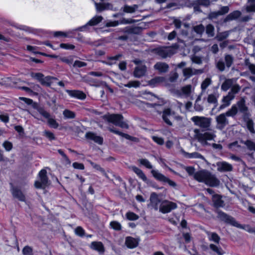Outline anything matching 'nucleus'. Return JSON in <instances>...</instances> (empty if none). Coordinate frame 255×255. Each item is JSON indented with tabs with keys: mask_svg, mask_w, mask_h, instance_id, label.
Listing matches in <instances>:
<instances>
[{
	"mask_svg": "<svg viewBox=\"0 0 255 255\" xmlns=\"http://www.w3.org/2000/svg\"><path fill=\"white\" fill-rule=\"evenodd\" d=\"M194 178L199 182L204 183L210 186H217L220 181L215 175L206 170L198 171L194 174Z\"/></svg>",
	"mask_w": 255,
	"mask_h": 255,
	"instance_id": "obj_1",
	"label": "nucleus"
},
{
	"mask_svg": "<svg viewBox=\"0 0 255 255\" xmlns=\"http://www.w3.org/2000/svg\"><path fill=\"white\" fill-rule=\"evenodd\" d=\"M105 120L116 126L122 128H128V126L126 122L124 121V118L120 114L106 115L104 116Z\"/></svg>",
	"mask_w": 255,
	"mask_h": 255,
	"instance_id": "obj_2",
	"label": "nucleus"
},
{
	"mask_svg": "<svg viewBox=\"0 0 255 255\" xmlns=\"http://www.w3.org/2000/svg\"><path fill=\"white\" fill-rule=\"evenodd\" d=\"M178 46L176 45L171 47H161L156 49V53L162 58L170 57L176 52Z\"/></svg>",
	"mask_w": 255,
	"mask_h": 255,
	"instance_id": "obj_3",
	"label": "nucleus"
},
{
	"mask_svg": "<svg viewBox=\"0 0 255 255\" xmlns=\"http://www.w3.org/2000/svg\"><path fill=\"white\" fill-rule=\"evenodd\" d=\"M191 120L196 126L205 129H208L211 125V119L208 118L194 116Z\"/></svg>",
	"mask_w": 255,
	"mask_h": 255,
	"instance_id": "obj_4",
	"label": "nucleus"
},
{
	"mask_svg": "<svg viewBox=\"0 0 255 255\" xmlns=\"http://www.w3.org/2000/svg\"><path fill=\"white\" fill-rule=\"evenodd\" d=\"M217 213V217L221 221L230 224L232 226L237 228H242V225L240 224L238 222H237L233 217L227 215L221 211H218Z\"/></svg>",
	"mask_w": 255,
	"mask_h": 255,
	"instance_id": "obj_5",
	"label": "nucleus"
},
{
	"mask_svg": "<svg viewBox=\"0 0 255 255\" xmlns=\"http://www.w3.org/2000/svg\"><path fill=\"white\" fill-rule=\"evenodd\" d=\"M48 184L46 171L41 170L39 173V177L35 182L34 185L37 188H45Z\"/></svg>",
	"mask_w": 255,
	"mask_h": 255,
	"instance_id": "obj_6",
	"label": "nucleus"
},
{
	"mask_svg": "<svg viewBox=\"0 0 255 255\" xmlns=\"http://www.w3.org/2000/svg\"><path fill=\"white\" fill-rule=\"evenodd\" d=\"M103 20V17L101 16H95L93 17L85 25L76 28V30L80 31H88L90 30V26L97 25Z\"/></svg>",
	"mask_w": 255,
	"mask_h": 255,
	"instance_id": "obj_7",
	"label": "nucleus"
},
{
	"mask_svg": "<svg viewBox=\"0 0 255 255\" xmlns=\"http://www.w3.org/2000/svg\"><path fill=\"white\" fill-rule=\"evenodd\" d=\"M133 62L137 65L133 72V76L135 78H140L144 76L146 71V67L145 65L143 64L142 62L138 59L134 60Z\"/></svg>",
	"mask_w": 255,
	"mask_h": 255,
	"instance_id": "obj_8",
	"label": "nucleus"
},
{
	"mask_svg": "<svg viewBox=\"0 0 255 255\" xmlns=\"http://www.w3.org/2000/svg\"><path fill=\"white\" fill-rule=\"evenodd\" d=\"M177 208L176 203L167 200L163 201L160 204L159 211L163 214L170 212L171 210Z\"/></svg>",
	"mask_w": 255,
	"mask_h": 255,
	"instance_id": "obj_9",
	"label": "nucleus"
},
{
	"mask_svg": "<svg viewBox=\"0 0 255 255\" xmlns=\"http://www.w3.org/2000/svg\"><path fill=\"white\" fill-rule=\"evenodd\" d=\"M151 173L156 179L161 182L168 183L171 186L175 187L176 186V183L174 181L165 177L158 170H152Z\"/></svg>",
	"mask_w": 255,
	"mask_h": 255,
	"instance_id": "obj_10",
	"label": "nucleus"
},
{
	"mask_svg": "<svg viewBox=\"0 0 255 255\" xmlns=\"http://www.w3.org/2000/svg\"><path fill=\"white\" fill-rule=\"evenodd\" d=\"M227 116L225 114H221L216 117L217 123L216 128L222 130L229 124L228 120L226 118Z\"/></svg>",
	"mask_w": 255,
	"mask_h": 255,
	"instance_id": "obj_11",
	"label": "nucleus"
},
{
	"mask_svg": "<svg viewBox=\"0 0 255 255\" xmlns=\"http://www.w3.org/2000/svg\"><path fill=\"white\" fill-rule=\"evenodd\" d=\"M216 137L215 132H205L198 135V140L204 144H207V140H212Z\"/></svg>",
	"mask_w": 255,
	"mask_h": 255,
	"instance_id": "obj_12",
	"label": "nucleus"
},
{
	"mask_svg": "<svg viewBox=\"0 0 255 255\" xmlns=\"http://www.w3.org/2000/svg\"><path fill=\"white\" fill-rule=\"evenodd\" d=\"M162 202L157 194L155 193H152L150 197V204L149 206L157 211L159 209Z\"/></svg>",
	"mask_w": 255,
	"mask_h": 255,
	"instance_id": "obj_13",
	"label": "nucleus"
},
{
	"mask_svg": "<svg viewBox=\"0 0 255 255\" xmlns=\"http://www.w3.org/2000/svg\"><path fill=\"white\" fill-rule=\"evenodd\" d=\"M192 92V86L188 85L181 88L180 90H176V94L179 97H189Z\"/></svg>",
	"mask_w": 255,
	"mask_h": 255,
	"instance_id": "obj_14",
	"label": "nucleus"
},
{
	"mask_svg": "<svg viewBox=\"0 0 255 255\" xmlns=\"http://www.w3.org/2000/svg\"><path fill=\"white\" fill-rule=\"evenodd\" d=\"M216 166L218 171L220 172H228L233 170L232 165L226 161L218 162Z\"/></svg>",
	"mask_w": 255,
	"mask_h": 255,
	"instance_id": "obj_15",
	"label": "nucleus"
},
{
	"mask_svg": "<svg viewBox=\"0 0 255 255\" xmlns=\"http://www.w3.org/2000/svg\"><path fill=\"white\" fill-rule=\"evenodd\" d=\"M174 117V112L171 111L170 109L164 110L162 113V119L165 123L169 126L172 125L170 120Z\"/></svg>",
	"mask_w": 255,
	"mask_h": 255,
	"instance_id": "obj_16",
	"label": "nucleus"
},
{
	"mask_svg": "<svg viewBox=\"0 0 255 255\" xmlns=\"http://www.w3.org/2000/svg\"><path fill=\"white\" fill-rule=\"evenodd\" d=\"M66 93L71 97L80 100H84L86 98V95L82 91L79 90H66Z\"/></svg>",
	"mask_w": 255,
	"mask_h": 255,
	"instance_id": "obj_17",
	"label": "nucleus"
},
{
	"mask_svg": "<svg viewBox=\"0 0 255 255\" xmlns=\"http://www.w3.org/2000/svg\"><path fill=\"white\" fill-rule=\"evenodd\" d=\"M229 11V7L228 6H222L219 11L211 12L209 15V18L210 19L215 18L219 15L228 13Z\"/></svg>",
	"mask_w": 255,
	"mask_h": 255,
	"instance_id": "obj_18",
	"label": "nucleus"
},
{
	"mask_svg": "<svg viewBox=\"0 0 255 255\" xmlns=\"http://www.w3.org/2000/svg\"><path fill=\"white\" fill-rule=\"evenodd\" d=\"M235 98V96H232V94L228 93V94L224 96L222 100V102L223 104L220 106V109H223L226 107H228L231 103V101Z\"/></svg>",
	"mask_w": 255,
	"mask_h": 255,
	"instance_id": "obj_19",
	"label": "nucleus"
},
{
	"mask_svg": "<svg viewBox=\"0 0 255 255\" xmlns=\"http://www.w3.org/2000/svg\"><path fill=\"white\" fill-rule=\"evenodd\" d=\"M85 136L87 139L93 140L99 144H102L103 143V138L93 132H88L86 133Z\"/></svg>",
	"mask_w": 255,
	"mask_h": 255,
	"instance_id": "obj_20",
	"label": "nucleus"
},
{
	"mask_svg": "<svg viewBox=\"0 0 255 255\" xmlns=\"http://www.w3.org/2000/svg\"><path fill=\"white\" fill-rule=\"evenodd\" d=\"M154 68L160 73H165L168 71L169 66L164 62H159L154 65Z\"/></svg>",
	"mask_w": 255,
	"mask_h": 255,
	"instance_id": "obj_21",
	"label": "nucleus"
},
{
	"mask_svg": "<svg viewBox=\"0 0 255 255\" xmlns=\"http://www.w3.org/2000/svg\"><path fill=\"white\" fill-rule=\"evenodd\" d=\"M130 168L138 176L139 178H140L143 181L146 183L148 182V179L146 176L141 169L134 166H131Z\"/></svg>",
	"mask_w": 255,
	"mask_h": 255,
	"instance_id": "obj_22",
	"label": "nucleus"
},
{
	"mask_svg": "<svg viewBox=\"0 0 255 255\" xmlns=\"http://www.w3.org/2000/svg\"><path fill=\"white\" fill-rule=\"evenodd\" d=\"M97 11L99 12L102 11L106 9H112V6L109 3H95Z\"/></svg>",
	"mask_w": 255,
	"mask_h": 255,
	"instance_id": "obj_23",
	"label": "nucleus"
},
{
	"mask_svg": "<svg viewBox=\"0 0 255 255\" xmlns=\"http://www.w3.org/2000/svg\"><path fill=\"white\" fill-rule=\"evenodd\" d=\"M12 195L21 201H25V196L22 192L17 188L13 187L11 189Z\"/></svg>",
	"mask_w": 255,
	"mask_h": 255,
	"instance_id": "obj_24",
	"label": "nucleus"
},
{
	"mask_svg": "<svg viewBox=\"0 0 255 255\" xmlns=\"http://www.w3.org/2000/svg\"><path fill=\"white\" fill-rule=\"evenodd\" d=\"M183 75L186 78H189L193 75L197 74L198 73H202V70H195L190 68H185L183 70Z\"/></svg>",
	"mask_w": 255,
	"mask_h": 255,
	"instance_id": "obj_25",
	"label": "nucleus"
},
{
	"mask_svg": "<svg viewBox=\"0 0 255 255\" xmlns=\"http://www.w3.org/2000/svg\"><path fill=\"white\" fill-rule=\"evenodd\" d=\"M126 244L128 248L133 249L137 247L138 242L136 239L128 237L126 238Z\"/></svg>",
	"mask_w": 255,
	"mask_h": 255,
	"instance_id": "obj_26",
	"label": "nucleus"
},
{
	"mask_svg": "<svg viewBox=\"0 0 255 255\" xmlns=\"http://www.w3.org/2000/svg\"><path fill=\"white\" fill-rule=\"evenodd\" d=\"M212 201L214 203V206L216 207H223L224 206V202L221 199V197L219 195H213Z\"/></svg>",
	"mask_w": 255,
	"mask_h": 255,
	"instance_id": "obj_27",
	"label": "nucleus"
},
{
	"mask_svg": "<svg viewBox=\"0 0 255 255\" xmlns=\"http://www.w3.org/2000/svg\"><path fill=\"white\" fill-rule=\"evenodd\" d=\"M90 247L92 249L97 251L100 253H103L104 251L103 245L100 242H93Z\"/></svg>",
	"mask_w": 255,
	"mask_h": 255,
	"instance_id": "obj_28",
	"label": "nucleus"
},
{
	"mask_svg": "<svg viewBox=\"0 0 255 255\" xmlns=\"http://www.w3.org/2000/svg\"><path fill=\"white\" fill-rule=\"evenodd\" d=\"M165 80V79L163 77H156L149 81L148 84L152 87H155L163 83Z\"/></svg>",
	"mask_w": 255,
	"mask_h": 255,
	"instance_id": "obj_29",
	"label": "nucleus"
},
{
	"mask_svg": "<svg viewBox=\"0 0 255 255\" xmlns=\"http://www.w3.org/2000/svg\"><path fill=\"white\" fill-rule=\"evenodd\" d=\"M183 155L185 157L188 158H198L205 160L204 157L201 154L198 152H194L192 153H188L185 151H183Z\"/></svg>",
	"mask_w": 255,
	"mask_h": 255,
	"instance_id": "obj_30",
	"label": "nucleus"
},
{
	"mask_svg": "<svg viewBox=\"0 0 255 255\" xmlns=\"http://www.w3.org/2000/svg\"><path fill=\"white\" fill-rule=\"evenodd\" d=\"M207 234L209 241L214 242L215 243H219L220 238L216 233L207 232Z\"/></svg>",
	"mask_w": 255,
	"mask_h": 255,
	"instance_id": "obj_31",
	"label": "nucleus"
},
{
	"mask_svg": "<svg viewBox=\"0 0 255 255\" xmlns=\"http://www.w3.org/2000/svg\"><path fill=\"white\" fill-rule=\"evenodd\" d=\"M233 83V79H227L222 84L221 86V89L224 91H226L232 86Z\"/></svg>",
	"mask_w": 255,
	"mask_h": 255,
	"instance_id": "obj_32",
	"label": "nucleus"
},
{
	"mask_svg": "<svg viewBox=\"0 0 255 255\" xmlns=\"http://www.w3.org/2000/svg\"><path fill=\"white\" fill-rule=\"evenodd\" d=\"M241 15V12L239 10H236L230 13L225 18V21L235 19L239 17Z\"/></svg>",
	"mask_w": 255,
	"mask_h": 255,
	"instance_id": "obj_33",
	"label": "nucleus"
},
{
	"mask_svg": "<svg viewBox=\"0 0 255 255\" xmlns=\"http://www.w3.org/2000/svg\"><path fill=\"white\" fill-rule=\"evenodd\" d=\"M238 112V108L236 105L232 106V108L225 113L227 117H234Z\"/></svg>",
	"mask_w": 255,
	"mask_h": 255,
	"instance_id": "obj_34",
	"label": "nucleus"
},
{
	"mask_svg": "<svg viewBox=\"0 0 255 255\" xmlns=\"http://www.w3.org/2000/svg\"><path fill=\"white\" fill-rule=\"evenodd\" d=\"M246 10L248 12H255V0H248Z\"/></svg>",
	"mask_w": 255,
	"mask_h": 255,
	"instance_id": "obj_35",
	"label": "nucleus"
},
{
	"mask_svg": "<svg viewBox=\"0 0 255 255\" xmlns=\"http://www.w3.org/2000/svg\"><path fill=\"white\" fill-rule=\"evenodd\" d=\"M237 105L240 112L243 113L247 110V107L245 105V100L244 98H242L241 100L237 103Z\"/></svg>",
	"mask_w": 255,
	"mask_h": 255,
	"instance_id": "obj_36",
	"label": "nucleus"
},
{
	"mask_svg": "<svg viewBox=\"0 0 255 255\" xmlns=\"http://www.w3.org/2000/svg\"><path fill=\"white\" fill-rule=\"evenodd\" d=\"M210 248L213 251L219 255H222L224 254V252L223 250L221 249V248L214 245V244H210Z\"/></svg>",
	"mask_w": 255,
	"mask_h": 255,
	"instance_id": "obj_37",
	"label": "nucleus"
},
{
	"mask_svg": "<svg viewBox=\"0 0 255 255\" xmlns=\"http://www.w3.org/2000/svg\"><path fill=\"white\" fill-rule=\"evenodd\" d=\"M78 30H76V29H73L72 30H70L69 31H68L67 33L66 32H62V31H57V32H55L54 33V35L56 37H59V36H61V37H67L68 36V34H70V33H74V31H77Z\"/></svg>",
	"mask_w": 255,
	"mask_h": 255,
	"instance_id": "obj_38",
	"label": "nucleus"
},
{
	"mask_svg": "<svg viewBox=\"0 0 255 255\" xmlns=\"http://www.w3.org/2000/svg\"><path fill=\"white\" fill-rule=\"evenodd\" d=\"M63 114L64 115V117L66 119H74L75 117V113L69 110H65L63 112Z\"/></svg>",
	"mask_w": 255,
	"mask_h": 255,
	"instance_id": "obj_39",
	"label": "nucleus"
},
{
	"mask_svg": "<svg viewBox=\"0 0 255 255\" xmlns=\"http://www.w3.org/2000/svg\"><path fill=\"white\" fill-rule=\"evenodd\" d=\"M206 32L208 37H213L214 35V27L211 24L207 25Z\"/></svg>",
	"mask_w": 255,
	"mask_h": 255,
	"instance_id": "obj_40",
	"label": "nucleus"
},
{
	"mask_svg": "<svg viewBox=\"0 0 255 255\" xmlns=\"http://www.w3.org/2000/svg\"><path fill=\"white\" fill-rule=\"evenodd\" d=\"M229 34V33L228 31H225V32H221V33H218L217 35L216 38L218 41H222V40L226 39L228 37Z\"/></svg>",
	"mask_w": 255,
	"mask_h": 255,
	"instance_id": "obj_41",
	"label": "nucleus"
},
{
	"mask_svg": "<svg viewBox=\"0 0 255 255\" xmlns=\"http://www.w3.org/2000/svg\"><path fill=\"white\" fill-rule=\"evenodd\" d=\"M137 5H133V6L125 5L124 7V11L127 13H132L137 8Z\"/></svg>",
	"mask_w": 255,
	"mask_h": 255,
	"instance_id": "obj_42",
	"label": "nucleus"
},
{
	"mask_svg": "<svg viewBox=\"0 0 255 255\" xmlns=\"http://www.w3.org/2000/svg\"><path fill=\"white\" fill-rule=\"evenodd\" d=\"M52 77L50 76H43L40 83L45 86H49L52 82Z\"/></svg>",
	"mask_w": 255,
	"mask_h": 255,
	"instance_id": "obj_43",
	"label": "nucleus"
},
{
	"mask_svg": "<svg viewBox=\"0 0 255 255\" xmlns=\"http://www.w3.org/2000/svg\"><path fill=\"white\" fill-rule=\"evenodd\" d=\"M140 83L138 81H129L128 84H125L124 86L128 88H137L139 87Z\"/></svg>",
	"mask_w": 255,
	"mask_h": 255,
	"instance_id": "obj_44",
	"label": "nucleus"
},
{
	"mask_svg": "<svg viewBox=\"0 0 255 255\" xmlns=\"http://www.w3.org/2000/svg\"><path fill=\"white\" fill-rule=\"evenodd\" d=\"M89 162L94 168H95L97 170L100 171L105 176H107V174L106 173L105 170L103 168H102L99 164H96L91 161H89Z\"/></svg>",
	"mask_w": 255,
	"mask_h": 255,
	"instance_id": "obj_45",
	"label": "nucleus"
},
{
	"mask_svg": "<svg viewBox=\"0 0 255 255\" xmlns=\"http://www.w3.org/2000/svg\"><path fill=\"white\" fill-rule=\"evenodd\" d=\"M241 90V87L238 84L233 85L231 87V91L229 93L232 94V96L235 97V94L238 93Z\"/></svg>",
	"mask_w": 255,
	"mask_h": 255,
	"instance_id": "obj_46",
	"label": "nucleus"
},
{
	"mask_svg": "<svg viewBox=\"0 0 255 255\" xmlns=\"http://www.w3.org/2000/svg\"><path fill=\"white\" fill-rule=\"evenodd\" d=\"M194 31L198 34H202L204 31L205 27L202 24H199L193 27Z\"/></svg>",
	"mask_w": 255,
	"mask_h": 255,
	"instance_id": "obj_47",
	"label": "nucleus"
},
{
	"mask_svg": "<svg viewBox=\"0 0 255 255\" xmlns=\"http://www.w3.org/2000/svg\"><path fill=\"white\" fill-rule=\"evenodd\" d=\"M47 122L49 124V125L52 128H57L59 124L56 121V120L53 118H51L50 117H49V118H47Z\"/></svg>",
	"mask_w": 255,
	"mask_h": 255,
	"instance_id": "obj_48",
	"label": "nucleus"
},
{
	"mask_svg": "<svg viewBox=\"0 0 255 255\" xmlns=\"http://www.w3.org/2000/svg\"><path fill=\"white\" fill-rule=\"evenodd\" d=\"M138 161L141 164L144 166L148 169H151L152 168V166L150 162L146 159H140L138 160Z\"/></svg>",
	"mask_w": 255,
	"mask_h": 255,
	"instance_id": "obj_49",
	"label": "nucleus"
},
{
	"mask_svg": "<svg viewBox=\"0 0 255 255\" xmlns=\"http://www.w3.org/2000/svg\"><path fill=\"white\" fill-rule=\"evenodd\" d=\"M126 217L128 220L130 221H135L138 219V216L131 212L127 213Z\"/></svg>",
	"mask_w": 255,
	"mask_h": 255,
	"instance_id": "obj_50",
	"label": "nucleus"
},
{
	"mask_svg": "<svg viewBox=\"0 0 255 255\" xmlns=\"http://www.w3.org/2000/svg\"><path fill=\"white\" fill-rule=\"evenodd\" d=\"M234 58L233 56L230 55H226L225 57V60L226 62V65L227 67H230L233 62Z\"/></svg>",
	"mask_w": 255,
	"mask_h": 255,
	"instance_id": "obj_51",
	"label": "nucleus"
},
{
	"mask_svg": "<svg viewBox=\"0 0 255 255\" xmlns=\"http://www.w3.org/2000/svg\"><path fill=\"white\" fill-rule=\"evenodd\" d=\"M211 84V80L210 78H207L205 79L201 84L202 90H205Z\"/></svg>",
	"mask_w": 255,
	"mask_h": 255,
	"instance_id": "obj_52",
	"label": "nucleus"
},
{
	"mask_svg": "<svg viewBox=\"0 0 255 255\" xmlns=\"http://www.w3.org/2000/svg\"><path fill=\"white\" fill-rule=\"evenodd\" d=\"M37 111L41 116L46 119L49 118V117H50L49 113L42 108L40 107L37 108Z\"/></svg>",
	"mask_w": 255,
	"mask_h": 255,
	"instance_id": "obj_53",
	"label": "nucleus"
},
{
	"mask_svg": "<svg viewBox=\"0 0 255 255\" xmlns=\"http://www.w3.org/2000/svg\"><path fill=\"white\" fill-rule=\"evenodd\" d=\"M120 55H116L115 56L110 57L107 61L105 62V63L108 65L114 64L116 61L119 59Z\"/></svg>",
	"mask_w": 255,
	"mask_h": 255,
	"instance_id": "obj_54",
	"label": "nucleus"
},
{
	"mask_svg": "<svg viewBox=\"0 0 255 255\" xmlns=\"http://www.w3.org/2000/svg\"><path fill=\"white\" fill-rule=\"evenodd\" d=\"M111 227L114 230L119 231L121 229V225L117 221H112L110 223Z\"/></svg>",
	"mask_w": 255,
	"mask_h": 255,
	"instance_id": "obj_55",
	"label": "nucleus"
},
{
	"mask_svg": "<svg viewBox=\"0 0 255 255\" xmlns=\"http://www.w3.org/2000/svg\"><path fill=\"white\" fill-rule=\"evenodd\" d=\"M30 76L32 78L38 80L40 83L44 76V75L40 73H31Z\"/></svg>",
	"mask_w": 255,
	"mask_h": 255,
	"instance_id": "obj_56",
	"label": "nucleus"
},
{
	"mask_svg": "<svg viewBox=\"0 0 255 255\" xmlns=\"http://www.w3.org/2000/svg\"><path fill=\"white\" fill-rule=\"evenodd\" d=\"M22 253L24 255H32V248L29 246H26L23 249Z\"/></svg>",
	"mask_w": 255,
	"mask_h": 255,
	"instance_id": "obj_57",
	"label": "nucleus"
},
{
	"mask_svg": "<svg viewBox=\"0 0 255 255\" xmlns=\"http://www.w3.org/2000/svg\"><path fill=\"white\" fill-rule=\"evenodd\" d=\"M43 135L51 140L55 139V136L54 134L50 131L44 130L43 131Z\"/></svg>",
	"mask_w": 255,
	"mask_h": 255,
	"instance_id": "obj_58",
	"label": "nucleus"
},
{
	"mask_svg": "<svg viewBox=\"0 0 255 255\" xmlns=\"http://www.w3.org/2000/svg\"><path fill=\"white\" fill-rule=\"evenodd\" d=\"M210 3L209 0H197L195 1L196 4L205 6H208Z\"/></svg>",
	"mask_w": 255,
	"mask_h": 255,
	"instance_id": "obj_59",
	"label": "nucleus"
},
{
	"mask_svg": "<svg viewBox=\"0 0 255 255\" xmlns=\"http://www.w3.org/2000/svg\"><path fill=\"white\" fill-rule=\"evenodd\" d=\"M248 148L250 150H254L255 151V143L251 140H247L245 142Z\"/></svg>",
	"mask_w": 255,
	"mask_h": 255,
	"instance_id": "obj_60",
	"label": "nucleus"
},
{
	"mask_svg": "<svg viewBox=\"0 0 255 255\" xmlns=\"http://www.w3.org/2000/svg\"><path fill=\"white\" fill-rule=\"evenodd\" d=\"M3 146L6 151H10L12 148V144L8 141H5L3 143Z\"/></svg>",
	"mask_w": 255,
	"mask_h": 255,
	"instance_id": "obj_61",
	"label": "nucleus"
},
{
	"mask_svg": "<svg viewBox=\"0 0 255 255\" xmlns=\"http://www.w3.org/2000/svg\"><path fill=\"white\" fill-rule=\"evenodd\" d=\"M247 128L251 133H254L255 132V130L254 129V124L252 121L249 120L247 122Z\"/></svg>",
	"mask_w": 255,
	"mask_h": 255,
	"instance_id": "obj_62",
	"label": "nucleus"
},
{
	"mask_svg": "<svg viewBox=\"0 0 255 255\" xmlns=\"http://www.w3.org/2000/svg\"><path fill=\"white\" fill-rule=\"evenodd\" d=\"M152 139L156 142L157 144L159 145H162L164 143V140L162 138L156 136H153L152 137Z\"/></svg>",
	"mask_w": 255,
	"mask_h": 255,
	"instance_id": "obj_63",
	"label": "nucleus"
},
{
	"mask_svg": "<svg viewBox=\"0 0 255 255\" xmlns=\"http://www.w3.org/2000/svg\"><path fill=\"white\" fill-rule=\"evenodd\" d=\"M207 101L210 103H216L217 101L216 96L213 94L208 96Z\"/></svg>",
	"mask_w": 255,
	"mask_h": 255,
	"instance_id": "obj_64",
	"label": "nucleus"
}]
</instances>
